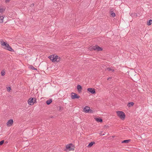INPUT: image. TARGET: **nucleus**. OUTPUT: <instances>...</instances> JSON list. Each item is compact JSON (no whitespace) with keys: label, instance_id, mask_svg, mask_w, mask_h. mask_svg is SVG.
<instances>
[{"label":"nucleus","instance_id":"obj_26","mask_svg":"<svg viewBox=\"0 0 152 152\" xmlns=\"http://www.w3.org/2000/svg\"><path fill=\"white\" fill-rule=\"evenodd\" d=\"M10 1V0H6L5 2L6 3H8Z\"/></svg>","mask_w":152,"mask_h":152},{"label":"nucleus","instance_id":"obj_24","mask_svg":"<svg viewBox=\"0 0 152 152\" xmlns=\"http://www.w3.org/2000/svg\"><path fill=\"white\" fill-rule=\"evenodd\" d=\"M111 15L113 16V17H115V13L114 12H112L111 14Z\"/></svg>","mask_w":152,"mask_h":152},{"label":"nucleus","instance_id":"obj_3","mask_svg":"<svg viewBox=\"0 0 152 152\" xmlns=\"http://www.w3.org/2000/svg\"><path fill=\"white\" fill-rule=\"evenodd\" d=\"M116 113L117 115L121 119L124 120L125 117V115L124 113L121 111H116Z\"/></svg>","mask_w":152,"mask_h":152},{"label":"nucleus","instance_id":"obj_7","mask_svg":"<svg viewBox=\"0 0 152 152\" xmlns=\"http://www.w3.org/2000/svg\"><path fill=\"white\" fill-rule=\"evenodd\" d=\"M92 49L94 50L97 51H102V48H101L97 45H96L92 47Z\"/></svg>","mask_w":152,"mask_h":152},{"label":"nucleus","instance_id":"obj_9","mask_svg":"<svg viewBox=\"0 0 152 152\" xmlns=\"http://www.w3.org/2000/svg\"><path fill=\"white\" fill-rule=\"evenodd\" d=\"M13 119H10L7 122V126H10L13 124Z\"/></svg>","mask_w":152,"mask_h":152},{"label":"nucleus","instance_id":"obj_4","mask_svg":"<svg viewBox=\"0 0 152 152\" xmlns=\"http://www.w3.org/2000/svg\"><path fill=\"white\" fill-rule=\"evenodd\" d=\"M74 150V146L71 143L67 145L66 146V151H72Z\"/></svg>","mask_w":152,"mask_h":152},{"label":"nucleus","instance_id":"obj_14","mask_svg":"<svg viewBox=\"0 0 152 152\" xmlns=\"http://www.w3.org/2000/svg\"><path fill=\"white\" fill-rule=\"evenodd\" d=\"M95 143L94 142H90L88 146V147H91Z\"/></svg>","mask_w":152,"mask_h":152},{"label":"nucleus","instance_id":"obj_16","mask_svg":"<svg viewBox=\"0 0 152 152\" xmlns=\"http://www.w3.org/2000/svg\"><path fill=\"white\" fill-rule=\"evenodd\" d=\"M152 23V20H150L147 22V24L148 26H150L151 25Z\"/></svg>","mask_w":152,"mask_h":152},{"label":"nucleus","instance_id":"obj_12","mask_svg":"<svg viewBox=\"0 0 152 152\" xmlns=\"http://www.w3.org/2000/svg\"><path fill=\"white\" fill-rule=\"evenodd\" d=\"M96 121L97 122H102V119L99 118H95Z\"/></svg>","mask_w":152,"mask_h":152},{"label":"nucleus","instance_id":"obj_18","mask_svg":"<svg viewBox=\"0 0 152 152\" xmlns=\"http://www.w3.org/2000/svg\"><path fill=\"white\" fill-rule=\"evenodd\" d=\"M130 141V140H124L122 142V143H128L129 141Z\"/></svg>","mask_w":152,"mask_h":152},{"label":"nucleus","instance_id":"obj_10","mask_svg":"<svg viewBox=\"0 0 152 152\" xmlns=\"http://www.w3.org/2000/svg\"><path fill=\"white\" fill-rule=\"evenodd\" d=\"M87 91L88 92L92 94H94L95 93V91L94 88H89L87 89Z\"/></svg>","mask_w":152,"mask_h":152},{"label":"nucleus","instance_id":"obj_8","mask_svg":"<svg viewBox=\"0 0 152 152\" xmlns=\"http://www.w3.org/2000/svg\"><path fill=\"white\" fill-rule=\"evenodd\" d=\"M80 96H78L77 94L74 93H72L71 94V98L72 99H79Z\"/></svg>","mask_w":152,"mask_h":152},{"label":"nucleus","instance_id":"obj_6","mask_svg":"<svg viewBox=\"0 0 152 152\" xmlns=\"http://www.w3.org/2000/svg\"><path fill=\"white\" fill-rule=\"evenodd\" d=\"M83 111L86 113H92L93 111L90 109V108L88 106H86L83 109Z\"/></svg>","mask_w":152,"mask_h":152},{"label":"nucleus","instance_id":"obj_22","mask_svg":"<svg viewBox=\"0 0 152 152\" xmlns=\"http://www.w3.org/2000/svg\"><path fill=\"white\" fill-rule=\"evenodd\" d=\"M1 73L2 76H4L5 75V72L4 70H2L1 72Z\"/></svg>","mask_w":152,"mask_h":152},{"label":"nucleus","instance_id":"obj_15","mask_svg":"<svg viewBox=\"0 0 152 152\" xmlns=\"http://www.w3.org/2000/svg\"><path fill=\"white\" fill-rule=\"evenodd\" d=\"M134 104V103L133 102H130L128 104L127 106L129 107H130L133 106Z\"/></svg>","mask_w":152,"mask_h":152},{"label":"nucleus","instance_id":"obj_17","mask_svg":"<svg viewBox=\"0 0 152 152\" xmlns=\"http://www.w3.org/2000/svg\"><path fill=\"white\" fill-rule=\"evenodd\" d=\"M4 17L3 16H0V23H2L3 21Z\"/></svg>","mask_w":152,"mask_h":152},{"label":"nucleus","instance_id":"obj_21","mask_svg":"<svg viewBox=\"0 0 152 152\" xmlns=\"http://www.w3.org/2000/svg\"><path fill=\"white\" fill-rule=\"evenodd\" d=\"M4 9L3 8H0V12L1 13H3V12L4 11Z\"/></svg>","mask_w":152,"mask_h":152},{"label":"nucleus","instance_id":"obj_27","mask_svg":"<svg viewBox=\"0 0 152 152\" xmlns=\"http://www.w3.org/2000/svg\"><path fill=\"white\" fill-rule=\"evenodd\" d=\"M111 78H110L109 77V78H108L107 79V80H109L110 79H111Z\"/></svg>","mask_w":152,"mask_h":152},{"label":"nucleus","instance_id":"obj_1","mask_svg":"<svg viewBox=\"0 0 152 152\" xmlns=\"http://www.w3.org/2000/svg\"><path fill=\"white\" fill-rule=\"evenodd\" d=\"M0 43L2 46H4V48L5 49L12 52L14 51L8 44L4 42L2 40H1Z\"/></svg>","mask_w":152,"mask_h":152},{"label":"nucleus","instance_id":"obj_13","mask_svg":"<svg viewBox=\"0 0 152 152\" xmlns=\"http://www.w3.org/2000/svg\"><path fill=\"white\" fill-rule=\"evenodd\" d=\"M52 102V99H50L49 100H48L46 101V103L47 104H50Z\"/></svg>","mask_w":152,"mask_h":152},{"label":"nucleus","instance_id":"obj_20","mask_svg":"<svg viewBox=\"0 0 152 152\" xmlns=\"http://www.w3.org/2000/svg\"><path fill=\"white\" fill-rule=\"evenodd\" d=\"M107 69L109 71H112V72H113L114 71V69H112L110 68H107Z\"/></svg>","mask_w":152,"mask_h":152},{"label":"nucleus","instance_id":"obj_23","mask_svg":"<svg viewBox=\"0 0 152 152\" xmlns=\"http://www.w3.org/2000/svg\"><path fill=\"white\" fill-rule=\"evenodd\" d=\"M4 142V141L2 140L0 141V145H2Z\"/></svg>","mask_w":152,"mask_h":152},{"label":"nucleus","instance_id":"obj_11","mask_svg":"<svg viewBox=\"0 0 152 152\" xmlns=\"http://www.w3.org/2000/svg\"><path fill=\"white\" fill-rule=\"evenodd\" d=\"M77 88L78 91L80 92L82 90V87L80 85H78L77 86Z\"/></svg>","mask_w":152,"mask_h":152},{"label":"nucleus","instance_id":"obj_28","mask_svg":"<svg viewBox=\"0 0 152 152\" xmlns=\"http://www.w3.org/2000/svg\"><path fill=\"white\" fill-rule=\"evenodd\" d=\"M34 4H31V6H33L34 5Z\"/></svg>","mask_w":152,"mask_h":152},{"label":"nucleus","instance_id":"obj_2","mask_svg":"<svg viewBox=\"0 0 152 152\" xmlns=\"http://www.w3.org/2000/svg\"><path fill=\"white\" fill-rule=\"evenodd\" d=\"M49 58L53 62H58L60 61V58L57 55H52L49 57Z\"/></svg>","mask_w":152,"mask_h":152},{"label":"nucleus","instance_id":"obj_25","mask_svg":"<svg viewBox=\"0 0 152 152\" xmlns=\"http://www.w3.org/2000/svg\"><path fill=\"white\" fill-rule=\"evenodd\" d=\"M7 88V91H10L11 89V88L10 87H8Z\"/></svg>","mask_w":152,"mask_h":152},{"label":"nucleus","instance_id":"obj_5","mask_svg":"<svg viewBox=\"0 0 152 152\" xmlns=\"http://www.w3.org/2000/svg\"><path fill=\"white\" fill-rule=\"evenodd\" d=\"M36 98L31 97L29 99L28 101V104L29 105H33L35 103V102H36Z\"/></svg>","mask_w":152,"mask_h":152},{"label":"nucleus","instance_id":"obj_19","mask_svg":"<svg viewBox=\"0 0 152 152\" xmlns=\"http://www.w3.org/2000/svg\"><path fill=\"white\" fill-rule=\"evenodd\" d=\"M29 68L32 70H37V69L35 68L33 66L31 65L29 66Z\"/></svg>","mask_w":152,"mask_h":152}]
</instances>
